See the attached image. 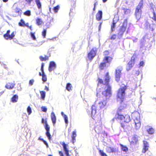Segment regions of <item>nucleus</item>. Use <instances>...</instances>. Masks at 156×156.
I'll list each match as a JSON object with an SVG mask.
<instances>
[{
    "label": "nucleus",
    "mask_w": 156,
    "mask_h": 156,
    "mask_svg": "<svg viewBox=\"0 0 156 156\" xmlns=\"http://www.w3.org/2000/svg\"><path fill=\"white\" fill-rule=\"evenodd\" d=\"M125 106L122 107L120 106L118 108L115 117L112 120L114 121L115 119H119L121 121H123L124 123H120L121 126L124 130H129L131 129L132 126L131 124H129V122L131 121V118L130 115L126 114L124 115L123 114L126 112V105Z\"/></svg>",
    "instance_id": "obj_1"
},
{
    "label": "nucleus",
    "mask_w": 156,
    "mask_h": 156,
    "mask_svg": "<svg viewBox=\"0 0 156 156\" xmlns=\"http://www.w3.org/2000/svg\"><path fill=\"white\" fill-rule=\"evenodd\" d=\"M111 78L109 72H107L106 73L104 77V83L102 79L98 78V83L107 86V89L103 91L102 93V94L103 95L106 99L109 98L112 94L111 87L109 84Z\"/></svg>",
    "instance_id": "obj_2"
},
{
    "label": "nucleus",
    "mask_w": 156,
    "mask_h": 156,
    "mask_svg": "<svg viewBox=\"0 0 156 156\" xmlns=\"http://www.w3.org/2000/svg\"><path fill=\"white\" fill-rule=\"evenodd\" d=\"M143 5V0H141L135 9L134 15L137 21H138L141 17L142 9Z\"/></svg>",
    "instance_id": "obj_3"
},
{
    "label": "nucleus",
    "mask_w": 156,
    "mask_h": 156,
    "mask_svg": "<svg viewBox=\"0 0 156 156\" xmlns=\"http://www.w3.org/2000/svg\"><path fill=\"white\" fill-rule=\"evenodd\" d=\"M105 99L103 101H101L99 102L98 105L95 104L92 105L91 107L92 114H93V113L95 114L97 110L100 109L105 107L106 104V101L108 99H106L105 98Z\"/></svg>",
    "instance_id": "obj_4"
},
{
    "label": "nucleus",
    "mask_w": 156,
    "mask_h": 156,
    "mask_svg": "<svg viewBox=\"0 0 156 156\" xmlns=\"http://www.w3.org/2000/svg\"><path fill=\"white\" fill-rule=\"evenodd\" d=\"M127 88V86L124 85V86L119 88L117 93V98L121 100L122 101L125 98V90Z\"/></svg>",
    "instance_id": "obj_5"
},
{
    "label": "nucleus",
    "mask_w": 156,
    "mask_h": 156,
    "mask_svg": "<svg viewBox=\"0 0 156 156\" xmlns=\"http://www.w3.org/2000/svg\"><path fill=\"white\" fill-rule=\"evenodd\" d=\"M110 52L108 50H105L103 52L104 57L103 61L106 63L110 64L113 59V56L110 55Z\"/></svg>",
    "instance_id": "obj_6"
},
{
    "label": "nucleus",
    "mask_w": 156,
    "mask_h": 156,
    "mask_svg": "<svg viewBox=\"0 0 156 156\" xmlns=\"http://www.w3.org/2000/svg\"><path fill=\"white\" fill-rule=\"evenodd\" d=\"M133 115L134 119L135 128L136 129H138L140 128L141 126L140 122L138 119L139 117V114L138 112H136L133 114Z\"/></svg>",
    "instance_id": "obj_7"
},
{
    "label": "nucleus",
    "mask_w": 156,
    "mask_h": 156,
    "mask_svg": "<svg viewBox=\"0 0 156 156\" xmlns=\"http://www.w3.org/2000/svg\"><path fill=\"white\" fill-rule=\"evenodd\" d=\"M122 70V67H118L115 69V79L116 81L119 82L121 77V71Z\"/></svg>",
    "instance_id": "obj_8"
},
{
    "label": "nucleus",
    "mask_w": 156,
    "mask_h": 156,
    "mask_svg": "<svg viewBox=\"0 0 156 156\" xmlns=\"http://www.w3.org/2000/svg\"><path fill=\"white\" fill-rule=\"evenodd\" d=\"M127 25V20L125 19L122 25L120 27L118 34L119 36H122L124 33L125 31Z\"/></svg>",
    "instance_id": "obj_9"
},
{
    "label": "nucleus",
    "mask_w": 156,
    "mask_h": 156,
    "mask_svg": "<svg viewBox=\"0 0 156 156\" xmlns=\"http://www.w3.org/2000/svg\"><path fill=\"white\" fill-rule=\"evenodd\" d=\"M136 57V55H133L131 57V60L127 64V70L128 71L130 70L133 66L135 64V58Z\"/></svg>",
    "instance_id": "obj_10"
},
{
    "label": "nucleus",
    "mask_w": 156,
    "mask_h": 156,
    "mask_svg": "<svg viewBox=\"0 0 156 156\" xmlns=\"http://www.w3.org/2000/svg\"><path fill=\"white\" fill-rule=\"evenodd\" d=\"M97 49L96 48H93L87 54V57L90 60H92L95 56Z\"/></svg>",
    "instance_id": "obj_11"
},
{
    "label": "nucleus",
    "mask_w": 156,
    "mask_h": 156,
    "mask_svg": "<svg viewBox=\"0 0 156 156\" xmlns=\"http://www.w3.org/2000/svg\"><path fill=\"white\" fill-rule=\"evenodd\" d=\"M10 30H7L6 33L3 35L4 38L5 39H12L15 36V33L14 32H13L11 34H10Z\"/></svg>",
    "instance_id": "obj_12"
},
{
    "label": "nucleus",
    "mask_w": 156,
    "mask_h": 156,
    "mask_svg": "<svg viewBox=\"0 0 156 156\" xmlns=\"http://www.w3.org/2000/svg\"><path fill=\"white\" fill-rule=\"evenodd\" d=\"M45 128L46 130V135L47 136L49 140L51 139V136L49 133L50 128L47 123V121H45Z\"/></svg>",
    "instance_id": "obj_13"
},
{
    "label": "nucleus",
    "mask_w": 156,
    "mask_h": 156,
    "mask_svg": "<svg viewBox=\"0 0 156 156\" xmlns=\"http://www.w3.org/2000/svg\"><path fill=\"white\" fill-rule=\"evenodd\" d=\"M144 146L142 150L143 153H145L149 149V145L148 143L146 141H143Z\"/></svg>",
    "instance_id": "obj_14"
},
{
    "label": "nucleus",
    "mask_w": 156,
    "mask_h": 156,
    "mask_svg": "<svg viewBox=\"0 0 156 156\" xmlns=\"http://www.w3.org/2000/svg\"><path fill=\"white\" fill-rule=\"evenodd\" d=\"M138 141V137L136 136H133L132 138V140L130 142L131 145H134L137 143Z\"/></svg>",
    "instance_id": "obj_15"
},
{
    "label": "nucleus",
    "mask_w": 156,
    "mask_h": 156,
    "mask_svg": "<svg viewBox=\"0 0 156 156\" xmlns=\"http://www.w3.org/2000/svg\"><path fill=\"white\" fill-rule=\"evenodd\" d=\"M61 144L62 145L64 151L66 156H69V151L67 148V145L65 142H63Z\"/></svg>",
    "instance_id": "obj_16"
},
{
    "label": "nucleus",
    "mask_w": 156,
    "mask_h": 156,
    "mask_svg": "<svg viewBox=\"0 0 156 156\" xmlns=\"http://www.w3.org/2000/svg\"><path fill=\"white\" fill-rule=\"evenodd\" d=\"M56 68V65L55 63L53 61L50 62L48 67V70L49 72H51Z\"/></svg>",
    "instance_id": "obj_17"
},
{
    "label": "nucleus",
    "mask_w": 156,
    "mask_h": 156,
    "mask_svg": "<svg viewBox=\"0 0 156 156\" xmlns=\"http://www.w3.org/2000/svg\"><path fill=\"white\" fill-rule=\"evenodd\" d=\"M76 130L73 131L71 135L72 139L71 140L72 143L74 144L76 142V137L77 136V134L76 133Z\"/></svg>",
    "instance_id": "obj_18"
},
{
    "label": "nucleus",
    "mask_w": 156,
    "mask_h": 156,
    "mask_svg": "<svg viewBox=\"0 0 156 156\" xmlns=\"http://www.w3.org/2000/svg\"><path fill=\"white\" fill-rule=\"evenodd\" d=\"M102 12L99 10L96 15V19L98 21L100 20L102 18Z\"/></svg>",
    "instance_id": "obj_19"
},
{
    "label": "nucleus",
    "mask_w": 156,
    "mask_h": 156,
    "mask_svg": "<svg viewBox=\"0 0 156 156\" xmlns=\"http://www.w3.org/2000/svg\"><path fill=\"white\" fill-rule=\"evenodd\" d=\"M15 85L12 83H8L6 84L5 87L8 89H12L14 87Z\"/></svg>",
    "instance_id": "obj_20"
},
{
    "label": "nucleus",
    "mask_w": 156,
    "mask_h": 156,
    "mask_svg": "<svg viewBox=\"0 0 156 156\" xmlns=\"http://www.w3.org/2000/svg\"><path fill=\"white\" fill-rule=\"evenodd\" d=\"M106 150L107 152L109 153L115 152L116 151L115 148L111 147H107L106 149Z\"/></svg>",
    "instance_id": "obj_21"
},
{
    "label": "nucleus",
    "mask_w": 156,
    "mask_h": 156,
    "mask_svg": "<svg viewBox=\"0 0 156 156\" xmlns=\"http://www.w3.org/2000/svg\"><path fill=\"white\" fill-rule=\"evenodd\" d=\"M51 116L53 124L54 125L56 122V118L55 114L53 112H51Z\"/></svg>",
    "instance_id": "obj_22"
},
{
    "label": "nucleus",
    "mask_w": 156,
    "mask_h": 156,
    "mask_svg": "<svg viewBox=\"0 0 156 156\" xmlns=\"http://www.w3.org/2000/svg\"><path fill=\"white\" fill-rule=\"evenodd\" d=\"M106 64L105 62H101L99 66V68L101 70L103 69L106 67Z\"/></svg>",
    "instance_id": "obj_23"
},
{
    "label": "nucleus",
    "mask_w": 156,
    "mask_h": 156,
    "mask_svg": "<svg viewBox=\"0 0 156 156\" xmlns=\"http://www.w3.org/2000/svg\"><path fill=\"white\" fill-rule=\"evenodd\" d=\"M18 98V95L15 94L11 98V101L13 103L16 102L17 101Z\"/></svg>",
    "instance_id": "obj_24"
},
{
    "label": "nucleus",
    "mask_w": 156,
    "mask_h": 156,
    "mask_svg": "<svg viewBox=\"0 0 156 156\" xmlns=\"http://www.w3.org/2000/svg\"><path fill=\"white\" fill-rule=\"evenodd\" d=\"M119 145L121 147V149L122 151L125 152H127L128 151V148L126 146H124L122 144H120Z\"/></svg>",
    "instance_id": "obj_25"
},
{
    "label": "nucleus",
    "mask_w": 156,
    "mask_h": 156,
    "mask_svg": "<svg viewBox=\"0 0 156 156\" xmlns=\"http://www.w3.org/2000/svg\"><path fill=\"white\" fill-rule=\"evenodd\" d=\"M147 131L148 133L150 135L153 134L155 131L154 129L152 127L149 128L147 130Z\"/></svg>",
    "instance_id": "obj_26"
},
{
    "label": "nucleus",
    "mask_w": 156,
    "mask_h": 156,
    "mask_svg": "<svg viewBox=\"0 0 156 156\" xmlns=\"http://www.w3.org/2000/svg\"><path fill=\"white\" fill-rule=\"evenodd\" d=\"M72 86L70 83H67L66 86V89L69 91H70L72 90Z\"/></svg>",
    "instance_id": "obj_27"
},
{
    "label": "nucleus",
    "mask_w": 156,
    "mask_h": 156,
    "mask_svg": "<svg viewBox=\"0 0 156 156\" xmlns=\"http://www.w3.org/2000/svg\"><path fill=\"white\" fill-rule=\"evenodd\" d=\"M36 24L38 26H41L43 24V23L41 19L37 18L36 19Z\"/></svg>",
    "instance_id": "obj_28"
},
{
    "label": "nucleus",
    "mask_w": 156,
    "mask_h": 156,
    "mask_svg": "<svg viewBox=\"0 0 156 156\" xmlns=\"http://www.w3.org/2000/svg\"><path fill=\"white\" fill-rule=\"evenodd\" d=\"M39 75L40 76H42V80L44 82H45L47 80V78L46 75L44 74H41V73H39Z\"/></svg>",
    "instance_id": "obj_29"
},
{
    "label": "nucleus",
    "mask_w": 156,
    "mask_h": 156,
    "mask_svg": "<svg viewBox=\"0 0 156 156\" xmlns=\"http://www.w3.org/2000/svg\"><path fill=\"white\" fill-rule=\"evenodd\" d=\"M39 58L41 61H45L49 59V57L46 55H44V57L42 56H40Z\"/></svg>",
    "instance_id": "obj_30"
},
{
    "label": "nucleus",
    "mask_w": 156,
    "mask_h": 156,
    "mask_svg": "<svg viewBox=\"0 0 156 156\" xmlns=\"http://www.w3.org/2000/svg\"><path fill=\"white\" fill-rule=\"evenodd\" d=\"M61 114L64 119L65 123L67 124L68 123V118L67 116L66 115L64 114L63 112H61Z\"/></svg>",
    "instance_id": "obj_31"
},
{
    "label": "nucleus",
    "mask_w": 156,
    "mask_h": 156,
    "mask_svg": "<svg viewBox=\"0 0 156 156\" xmlns=\"http://www.w3.org/2000/svg\"><path fill=\"white\" fill-rule=\"evenodd\" d=\"M38 9H41V5L40 0H35Z\"/></svg>",
    "instance_id": "obj_32"
},
{
    "label": "nucleus",
    "mask_w": 156,
    "mask_h": 156,
    "mask_svg": "<svg viewBox=\"0 0 156 156\" xmlns=\"http://www.w3.org/2000/svg\"><path fill=\"white\" fill-rule=\"evenodd\" d=\"M40 93L41 95V98L44 100L45 96V93L44 91H42L40 92Z\"/></svg>",
    "instance_id": "obj_33"
},
{
    "label": "nucleus",
    "mask_w": 156,
    "mask_h": 156,
    "mask_svg": "<svg viewBox=\"0 0 156 156\" xmlns=\"http://www.w3.org/2000/svg\"><path fill=\"white\" fill-rule=\"evenodd\" d=\"M59 8H60V6H59V5H58L57 6H56L54 7L53 8V10L54 12L55 13H56L58 12V10L59 9Z\"/></svg>",
    "instance_id": "obj_34"
},
{
    "label": "nucleus",
    "mask_w": 156,
    "mask_h": 156,
    "mask_svg": "<svg viewBox=\"0 0 156 156\" xmlns=\"http://www.w3.org/2000/svg\"><path fill=\"white\" fill-rule=\"evenodd\" d=\"M19 25L21 27H24L25 26V22L24 20L21 19L20 20V21L18 23Z\"/></svg>",
    "instance_id": "obj_35"
},
{
    "label": "nucleus",
    "mask_w": 156,
    "mask_h": 156,
    "mask_svg": "<svg viewBox=\"0 0 156 156\" xmlns=\"http://www.w3.org/2000/svg\"><path fill=\"white\" fill-rule=\"evenodd\" d=\"M23 14L27 16H30L31 15V12L30 10H27L23 12Z\"/></svg>",
    "instance_id": "obj_36"
},
{
    "label": "nucleus",
    "mask_w": 156,
    "mask_h": 156,
    "mask_svg": "<svg viewBox=\"0 0 156 156\" xmlns=\"http://www.w3.org/2000/svg\"><path fill=\"white\" fill-rule=\"evenodd\" d=\"M99 152L100 155L101 156H107L106 154L103 151L99 150Z\"/></svg>",
    "instance_id": "obj_37"
},
{
    "label": "nucleus",
    "mask_w": 156,
    "mask_h": 156,
    "mask_svg": "<svg viewBox=\"0 0 156 156\" xmlns=\"http://www.w3.org/2000/svg\"><path fill=\"white\" fill-rule=\"evenodd\" d=\"M46 31H47L45 29H44L43 30L42 32V35L43 36V38H45V36H46Z\"/></svg>",
    "instance_id": "obj_38"
},
{
    "label": "nucleus",
    "mask_w": 156,
    "mask_h": 156,
    "mask_svg": "<svg viewBox=\"0 0 156 156\" xmlns=\"http://www.w3.org/2000/svg\"><path fill=\"white\" fill-rule=\"evenodd\" d=\"M123 9L124 10V13L125 14L129 13L130 12V10L129 9H125L124 8Z\"/></svg>",
    "instance_id": "obj_39"
},
{
    "label": "nucleus",
    "mask_w": 156,
    "mask_h": 156,
    "mask_svg": "<svg viewBox=\"0 0 156 156\" xmlns=\"http://www.w3.org/2000/svg\"><path fill=\"white\" fill-rule=\"evenodd\" d=\"M76 0H70V4L72 6H73L75 5L76 3Z\"/></svg>",
    "instance_id": "obj_40"
},
{
    "label": "nucleus",
    "mask_w": 156,
    "mask_h": 156,
    "mask_svg": "<svg viewBox=\"0 0 156 156\" xmlns=\"http://www.w3.org/2000/svg\"><path fill=\"white\" fill-rule=\"evenodd\" d=\"M27 111L29 115H30L31 113V109L30 106H29L27 108Z\"/></svg>",
    "instance_id": "obj_41"
},
{
    "label": "nucleus",
    "mask_w": 156,
    "mask_h": 156,
    "mask_svg": "<svg viewBox=\"0 0 156 156\" xmlns=\"http://www.w3.org/2000/svg\"><path fill=\"white\" fill-rule=\"evenodd\" d=\"M21 10L18 7H16L15 9V12L16 13H19Z\"/></svg>",
    "instance_id": "obj_42"
},
{
    "label": "nucleus",
    "mask_w": 156,
    "mask_h": 156,
    "mask_svg": "<svg viewBox=\"0 0 156 156\" xmlns=\"http://www.w3.org/2000/svg\"><path fill=\"white\" fill-rule=\"evenodd\" d=\"M34 82V79H31L29 80V86H31L32 85Z\"/></svg>",
    "instance_id": "obj_43"
},
{
    "label": "nucleus",
    "mask_w": 156,
    "mask_h": 156,
    "mask_svg": "<svg viewBox=\"0 0 156 156\" xmlns=\"http://www.w3.org/2000/svg\"><path fill=\"white\" fill-rule=\"evenodd\" d=\"M44 66V64L43 63H42L41 67V70L42 72V74H44L45 73L44 72L43 67Z\"/></svg>",
    "instance_id": "obj_44"
},
{
    "label": "nucleus",
    "mask_w": 156,
    "mask_h": 156,
    "mask_svg": "<svg viewBox=\"0 0 156 156\" xmlns=\"http://www.w3.org/2000/svg\"><path fill=\"white\" fill-rule=\"evenodd\" d=\"M42 111L44 112H46L47 111V108L44 106H42L41 108Z\"/></svg>",
    "instance_id": "obj_45"
},
{
    "label": "nucleus",
    "mask_w": 156,
    "mask_h": 156,
    "mask_svg": "<svg viewBox=\"0 0 156 156\" xmlns=\"http://www.w3.org/2000/svg\"><path fill=\"white\" fill-rule=\"evenodd\" d=\"M116 23H115L114 21H113V23L111 25V29L112 30L114 28L115 26V25Z\"/></svg>",
    "instance_id": "obj_46"
},
{
    "label": "nucleus",
    "mask_w": 156,
    "mask_h": 156,
    "mask_svg": "<svg viewBox=\"0 0 156 156\" xmlns=\"http://www.w3.org/2000/svg\"><path fill=\"white\" fill-rule=\"evenodd\" d=\"M153 17H152V19L154 20L155 21H156V14L154 12H153Z\"/></svg>",
    "instance_id": "obj_47"
},
{
    "label": "nucleus",
    "mask_w": 156,
    "mask_h": 156,
    "mask_svg": "<svg viewBox=\"0 0 156 156\" xmlns=\"http://www.w3.org/2000/svg\"><path fill=\"white\" fill-rule=\"evenodd\" d=\"M33 1V0H25V1L27 2V3L28 5H30L31 2Z\"/></svg>",
    "instance_id": "obj_48"
},
{
    "label": "nucleus",
    "mask_w": 156,
    "mask_h": 156,
    "mask_svg": "<svg viewBox=\"0 0 156 156\" xmlns=\"http://www.w3.org/2000/svg\"><path fill=\"white\" fill-rule=\"evenodd\" d=\"M31 37L33 38V39H36V37L35 36L34 33H31Z\"/></svg>",
    "instance_id": "obj_49"
},
{
    "label": "nucleus",
    "mask_w": 156,
    "mask_h": 156,
    "mask_svg": "<svg viewBox=\"0 0 156 156\" xmlns=\"http://www.w3.org/2000/svg\"><path fill=\"white\" fill-rule=\"evenodd\" d=\"M41 141L43 142L44 144L47 147H48V143H47V142H46V141L45 140H44V139L41 140Z\"/></svg>",
    "instance_id": "obj_50"
},
{
    "label": "nucleus",
    "mask_w": 156,
    "mask_h": 156,
    "mask_svg": "<svg viewBox=\"0 0 156 156\" xmlns=\"http://www.w3.org/2000/svg\"><path fill=\"white\" fill-rule=\"evenodd\" d=\"M144 62L143 61H141L139 63V67H140V66H144Z\"/></svg>",
    "instance_id": "obj_51"
},
{
    "label": "nucleus",
    "mask_w": 156,
    "mask_h": 156,
    "mask_svg": "<svg viewBox=\"0 0 156 156\" xmlns=\"http://www.w3.org/2000/svg\"><path fill=\"white\" fill-rule=\"evenodd\" d=\"M116 35L115 34L113 35L111 37V39H115L116 38Z\"/></svg>",
    "instance_id": "obj_52"
},
{
    "label": "nucleus",
    "mask_w": 156,
    "mask_h": 156,
    "mask_svg": "<svg viewBox=\"0 0 156 156\" xmlns=\"http://www.w3.org/2000/svg\"><path fill=\"white\" fill-rule=\"evenodd\" d=\"M59 154L60 156H64L62 152L61 151H59Z\"/></svg>",
    "instance_id": "obj_53"
},
{
    "label": "nucleus",
    "mask_w": 156,
    "mask_h": 156,
    "mask_svg": "<svg viewBox=\"0 0 156 156\" xmlns=\"http://www.w3.org/2000/svg\"><path fill=\"white\" fill-rule=\"evenodd\" d=\"M45 121H47V120H44V119H43V118H42V119L41 121H42V123H45V122H45Z\"/></svg>",
    "instance_id": "obj_54"
},
{
    "label": "nucleus",
    "mask_w": 156,
    "mask_h": 156,
    "mask_svg": "<svg viewBox=\"0 0 156 156\" xmlns=\"http://www.w3.org/2000/svg\"><path fill=\"white\" fill-rule=\"evenodd\" d=\"M45 89L47 90V91H48L49 90V88H48L46 86L45 87Z\"/></svg>",
    "instance_id": "obj_55"
},
{
    "label": "nucleus",
    "mask_w": 156,
    "mask_h": 156,
    "mask_svg": "<svg viewBox=\"0 0 156 156\" xmlns=\"http://www.w3.org/2000/svg\"><path fill=\"white\" fill-rule=\"evenodd\" d=\"M28 28H29L31 30H33L32 27L31 26H30L28 27Z\"/></svg>",
    "instance_id": "obj_56"
},
{
    "label": "nucleus",
    "mask_w": 156,
    "mask_h": 156,
    "mask_svg": "<svg viewBox=\"0 0 156 156\" xmlns=\"http://www.w3.org/2000/svg\"><path fill=\"white\" fill-rule=\"evenodd\" d=\"M95 5H96V4L95 3L94 4V8L93 9V10L94 11L95 10Z\"/></svg>",
    "instance_id": "obj_57"
},
{
    "label": "nucleus",
    "mask_w": 156,
    "mask_h": 156,
    "mask_svg": "<svg viewBox=\"0 0 156 156\" xmlns=\"http://www.w3.org/2000/svg\"><path fill=\"white\" fill-rule=\"evenodd\" d=\"M25 26L28 28V27H29V26L28 25V23H27L26 24H25Z\"/></svg>",
    "instance_id": "obj_58"
},
{
    "label": "nucleus",
    "mask_w": 156,
    "mask_h": 156,
    "mask_svg": "<svg viewBox=\"0 0 156 156\" xmlns=\"http://www.w3.org/2000/svg\"><path fill=\"white\" fill-rule=\"evenodd\" d=\"M49 10L50 12V13H51V7H50L49 8Z\"/></svg>",
    "instance_id": "obj_59"
},
{
    "label": "nucleus",
    "mask_w": 156,
    "mask_h": 156,
    "mask_svg": "<svg viewBox=\"0 0 156 156\" xmlns=\"http://www.w3.org/2000/svg\"><path fill=\"white\" fill-rule=\"evenodd\" d=\"M2 0L3 2H7L8 1V0Z\"/></svg>",
    "instance_id": "obj_60"
},
{
    "label": "nucleus",
    "mask_w": 156,
    "mask_h": 156,
    "mask_svg": "<svg viewBox=\"0 0 156 156\" xmlns=\"http://www.w3.org/2000/svg\"><path fill=\"white\" fill-rule=\"evenodd\" d=\"M41 136H40V137H39V138H38V139H39V140H41H41H42V139H43L41 138Z\"/></svg>",
    "instance_id": "obj_61"
},
{
    "label": "nucleus",
    "mask_w": 156,
    "mask_h": 156,
    "mask_svg": "<svg viewBox=\"0 0 156 156\" xmlns=\"http://www.w3.org/2000/svg\"><path fill=\"white\" fill-rule=\"evenodd\" d=\"M102 1L103 2H105L107 1V0H102Z\"/></svg>",
    "instance_id": "obj_62"
},
{
    "label": "nucleus",
    "mask_w": 156,
    "mask_h": 156,
    "mask_svg": "<svg viewBox=\"0 0 156 156\" xmlns=\"http://www.w3.org/2000/svg\"><path fill=\"white\" fill-rule=\"evenodd\" d=\"M48 156H52V155H51V154H49V155H48Z\"/></svg>",
    "instance_id": "obj_63"
},
{
    "label": "nucleus",
    "mask_w": 156,
    "mask_h": 156,
    "mask_svg": "<svg viewBox=\"0 0 156 156\" xmlns=\"http://www.w3.org/2000/svg\"><path fill=\"white\" fill-rule=\"evenodd\" d=\"M153 30H154V29L152 28V29H151V30L152 31H153Z\"/></svg>",
    "instance_id": "obj_64"
}]
</instances>
